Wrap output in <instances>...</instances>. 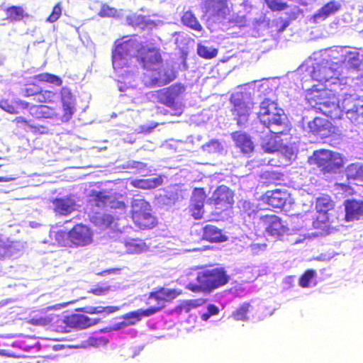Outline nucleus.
<instances>
[{
    "instance_id": "nucleus-53",
    "label": "nucleus",
    "mask_w": 363,
    "mask_h": 363,
    "mask_svg": "<svg viewBox=\"0 0 363 363\" xmlns=\"http://www.w3.org/2000/svg\"><path fill=\"white\" fill-rule=\"evenodd\" d=\"M61 15L62 6L61 3L58 2L52 7V11L47 18L46 21L49 23H55L60 18Z\"/></svg>"
},
{
    "instance_id": "nucleus-50",
    "label": "nucleus",
    "mask_w": 363,
    "mask_h": 363,
    "mask_svg": "<svg viewBox=\"0 0 363 363\" xmlns=\"http://www.w3.org/2000/svg\"><path fill=\"white\" fill-rule=\"evenodd\" d=\"M60 101L62 104H75V98L72 90L67 86H62L60 90Z\"/></svg>"
},
{
    "instance_id": "nucleus-22",
    "label": "nucleus",
    "mask_w": 363,
    "mask_h": 363,
    "mask_svg": "<svg viewBox=\"0 0 363 363\" xmlns=\"http://www.w3.org/2000/svg\"><path fill=\"white\" fill-rule=\"evenodd\" d=\"M235 146L244 154H250L254 151V143L250 136L241 130L234 131L230 134Z\"/></svg>"
},
{
    "instance_id": "nucleus-21",
    "label": "nucleus",
    "mask_w": 363,
    "mask_h": 363,
    "mask_svg": "<svg viewBox=\"0 0 363 363\" xmlns=\"http://www.w3.org/2000/svg\"><path fill=\"white\" fill-rule=\"evenodd\" d=\"M289 193L284 189L267 191L264 194L266 203L274 208H282L289 199Z\"/></svg>"
},
{
    "instance_id": "nucleus-25",
    "label": "nucleus",
    "mask_w": 363,
    "mask_h": 363,
    "mask_svg": "<svg viewBox=\"0 0 363 363\" xmlns=\"http://www.w3.org/2000/svg\"><path fill=\"white\" fill-rule=\"evenodd\" d=\"M309 131L322 137L328 135L331 131V123L323 118L315 117L308 123Z\"/></svg>"
},
{
    "instance_id": "nucleus-20",
    "label": "nucleus",
    "mask_w": 363,
    "mask_h": 363,
    "mask_svg": "<svg viewBox=\"0 0 363 363\" xmlns=\"http://www.w3.org/2000/svg\"><path fill=\"white\" fill-rule=\"evenodd\" d=\"M182 294L181 291L175 289H169L165 287H159L155 291L149 294V298L154 299L157 303V306H162L164 307V303L171 302Z\"/></svg>"
},
{
    "instance_id": "nucleus-56",
    "label": "nucleus",
    "mask_w": 363,
    "mask_h": 363,
    "mask_svg": "<svg viewBox=\"0 0 363 363\" xmlns=\"http://www.w3.org/2000/svg\"><path fill=\"white\" fill-rule=\"evenodd\" d=\"M205 146L208 148V151H217L223 148L220 141L216 139L211 140L205 144Z\"/></svg>"
},
{
    "instance_id": "nucleus-34",
    "label": "nucleus",
    "mask_w": 363,
    "mask_h": 363,
    "mask_svg": "<svg viewBox=\"0 0 363 363\" xmlns=\"http://www.w3.org/2000/svg\"><path fill=\"white\" fill-rule=\"evenodd\" d=\"M333 70L331 67L327 65H318L313 67L311 72V77L313 79L320 83L328 82L333 78Z\"/></svg>"
},
{
    "instance_id": "nucleus-41",
    "label": "nucleus",
    "mask_w": 363,
    "mask_h": 363,
    "mask_svg": "<svg viewBox=\"0 0 363 363\" xmlns=\"http://www.w3.org/2000/svg\"><path fill=\"white\" fill-rule=\"evenodd\" d=\"M32 79L39 82L48 83L60 86L62 84V79L57 75L49 72H43L33 76Z\"/></svg>"
},
{
    "instance_id": "nucleus-29",
    "label": "nucleus",
    "mask_w": 363,
    "mask_h": 363,
    "mask_svg": "<svg viewBox=\"0 0 363 363\" xmlns=\"http://www.w3.org/2000/svg\"><path fill=\"white\" fill-rule=\"evenodd\" d=\"M13 123L17 128H29L33 134L46 135L49 133V128L44 125H33L30 121L22 116L16 117Z\"/></svg>"
},
{
    "instance_id": "nucleus-12",
    "label": "nucleus",
    "mask_w": 363,
    "mask_h": 363,
    "mask_svg": "<svg viewBox=\"0 0 363 363\" xmlns=\"http://www.w3.org/2000/svg\"><path fill=\"white\" fill-rule=\"evenodd\" d=\"M261 221L264 227L265 232L277 239H280L289 231L287 225L277 215H264L261 217Z\"/></svg>"
},
{
    "instance_id": "nucleus-55",
    "label": "nucleus",
    "mask_w": 363,
    "mask_h": 363,
    "mask_svg": "<svg viewBox=\"0 0 363 363\" xmlns=\"http://www.w3.org/2000/svg\"><path fill=\"white\" fill-rule=\"evenodd\" d=\"M108 206L111 208L125 210L126 205L124 201H118L112 196L110 195V201L108 203Z\"/></svg>"
},
{
    "instance_id": "nucleus-7",
    "label": "nucleus",
    "mask_w": 363,
    "mask_h": 363,
    "mask_svg": "<svg viewBox=\"0 0 363 363\" xmlns=\"http://www.w3.org/2000/svg\"><path fill=\"white\" fill-rule=\"evenodd\" d=\"M134 49L137 61L147 71L153 69L163 62L160 49L156 47L148 46L138 41V45Z\"/></svg>"
},
{
    "instance_id": "nucleus-40",
    "label": "nucleus",
    "mask_w": 363,
    "mask_h": 363,
    "mask_svg": "<svg viewBox=\"0 0 363 363\" xmlns=\"http://www.w3.org/2000/svg\"><path fill=\"white\" fill-rule=\"evenodd\" d=\"M21 106L23 108L28 106V103L21 101H9V99H2L0 101V108L11 114L18 113V106Z\"/></svg>"
},
{
    "instance_id": "nucleus-1",
    "label": "nucleus",
    "mask_w": 363,
    "mask_h": 363,
    "mask_svg": "<svg viewBox=\"0 0 363 363\" xmlns=\"http://www.w3.org/2000/svg\"><path fill=\"white\" fill-rule=\"evenodd\" d=\"M23 95L26 98H32L38 104L32 105L30 114L37 119L55 118L58 116L57 109L49 106L56 102L57 92L50 89H43L34 82H27L23 89Z\"/></svg>"
},
{
    "instance_id": "nucleus-63",
    "label": "nucleus",
    "mask_w": 363,
    "mask_h": 363,
    "mask_svg": "<svg viewBox=\"0 0 363 363\" xmlns=\"http://www.w3.org/2000/svg\"><path fill=\"white\" fill-rule=\"evenodd\" d=\"M211 315L208 313H203L201 315V318L203 321H207Z\"/></svg>"
},
{
    "instance_id": "nucleus-28",
    "label": "nucleus",
    "mask_w": 363,
    "mask_h": 363,
    "mask_svg": "<svg viewBox=\"0 0 363 363\" xmlns=\"http://www.w3.org/2000/svg\"><path fill=\"white\" fill-rule=\"evenodd\" d=\"M52 203L54 212L60 216H67L75 209V203L69 198H56Z\"/></svg>"
},
{
    "instance_id": "nucleus-39",
    "label": "nucleus",
    "mask_w": 363,
    "mask_h": 363,
    "mask_svg": "<svg viewBox=\"0 0 363 363\" xmlns=\"http://www.w3.org/2000/svg\"><path fill=\"white\" fill-rule=\"evenodd\" d=\"M126 252L129 254H140L147 250L145 241L139 238L130 239L125 242Z\"/></svg>"
},
{
    "instance_id": "nucleus-16",
    "label": "nucleus",
    "mask_w": 363,
    "mask_h": 363,
    "mask_svg": "<svg viewBox=\"0 0 363 363\" xmlns=\"http://www.w3.org/2000/svg\"><path fill=\"white\" fill-rule=\"evenodd\" d=\"M233 107L231 110L235 117L238 125L244 123L248 120V117L252 109V103L245 101L240 97L233 96L230 99Z\"/></svg>"
},
{
    "instance_id": "nucleus-42",
    "label": "nucleus",
    "mask_w": 363,
    "mask_h": 363,
    "mask_svg": "<svg viewBox=\"0 0 363 363\" xmlns=\"http://www.w3.org/2000/svg\"><path fill=\"white\" fill-rule=\"evenodd\" d=\"M335 203L328 195H323L316 199L315 201V210L316 211L326 212L334 209Z\"/></svg>"
},
{
    "instance_id": "nucleus-61",
    "label": "nucleus",
    "mask_w": 363,
    "mask_h": 363,
    "mask_svg": "<svg viewBox=\"0 0 363 363\" xmlns=\"http://www.w3.org/2000/svg\"><path fill=\"white\" fill-rule=\"evenodd\" d=\"M208 313L212 316L219 313V308L214 304H209L208 306Z\"/></svg>"
},
{
    "instance_id": "nucleus-44",
    "label": "nucleus",
    "mask_w": 363,
    "mask_h": 363,
    "mask_svg": "<svg viewBox=\"0 0 363 363\" xmlns=\"http://www.w3.org/2000/svg\"><path fill=\"white\" fill-rule=\"evenodd\" d=\"M119 310L118 306H89L84 308V312L89 314H99L108 315L116 312Z\"/></svg>"
},
{
    "instance_id": "nucleus-43",
    "label": "nucleus",
    "mask_w": 363,
    "mask_h": 363,
    "mask_svg": "<svg viewBox=\"0 0 363 363\" xmlns=\"http://www.w3.org/2000/svg\"><path fill=\"white\" fill-rule=\"evenodd\" d=\"M182 21L184 25L194 30L201 31L203 29L202 26L198 21L195 15L190 11L184 12L182 17Z\"/></svg>"
},
{
    "instance_id": "nucleus-54",
    "label": "nucleus",
    "mask_w": 363,
    "mask_h": 363,
    "mask_svg": "<svg viewBox=\"0 0 363 363\" xmlns=\"http://www.w3.org/2000/svg\"><path fill=\"white\" fill-rule=\"evenodd\" d=\"M111 289V286L105 283L98 284L94 288L91 289L89 293L96 295L97 296H101L106 294Z\"/></svg>"
},
{
    "instance_id": "nucleus-9",
    "label": "nucleus",
    "mask_w": 363,
    "mask_h": 363,
    "mask_svg": "<svg viewBox=\"0 0 363 363\" xmlns=\"http://www.w3.org/2000/svg\"><path fill=\"white\" fill-rule=\"evenodd\" d=\"M149 74L144 76L145 85L147 87L162 86L174 81L177 77V72L169 67L162 65L150 69Z\"/></svg>"
},
{
    "instance_id": "nucleus-26",
    "label": "nucleus",
    "mask_w": 363,
    "mask_h": 363,
    "mask_svg": "<svg viewBox=\"0 0 363 363\" xmlns=\"http://www.w3.org/2000/svg\"><path fill=\"white\" fill-rule=\"evenodd\" d=\"M66 323L70 327L84 329L96 324L98 320L84 314L74 313L67 317Z\"/></svg>"
},
{
    "instance_id": "nucleus-8",
    "label": "nucleus",
    "mask_w": 363,
    "mask_h": 363,
    "mask_svg": "<svg viewBox=\"0 0 363 363\" xmlns=\"http://www.w3.org/2000/svg\"><path fill=\"white\" fill-rule=\"evenodd\" d=\"M185 90L184 85L177 83L171 86L156 91V99L157 101L167 107L172 108L174 113L173 116H181L182 108L181 106H178L176 99L178 98Z\"/></svg>"
},
{
    "instance_id": "nucleus-6",
    "label": "nucleus",
    "mask_w": 363,
    "mask_h": 363,
    "mask_svg": "<svg viewBox=\"0 0 363 363\" xmlns=\"http://www.w3.org/2000/svg\"><path fill=\"white\" fill-rule=\"evenodd\" d=\"M257 118L259 122L267 128L273 125L281 126L285 124L283 109L279 108L277 103L269 99H265L260 103Z\"/></svg>"
},
{
    "instance_id": "nucleus-17",
    "label": "nucleus",
    "mask_w": 363,
    "mask_h": 363,
    "mask_svg": "<svg viewBox=\"0 0 363 363\" xmlns=\"http://www.w3.org/2000/svg\"><path fill=\"white\" fill-rule=\"evenodd\" d=\"M90 220L101 230L113 231L118 227V218L110 213L96 212L91 216Z\"/></svg>"
},
{
    "instance_id": "nucleus-27",
    "label": "nucleus",
    "mask_w": 363,
    "mask_h": 363,
    "mask_svg": "<svg viewBox=\"0 0 363 363\" xmlns=\"http://www.w3.org/2000/svg\"><path fill=\"white\" fill-rule=\"evenodd\" d=\"M331 93L332 91L328 89L312 90L308 94L306 99L315 112L318 113L323 102L326 101Z\"/></svg>"
},
{
    "instance_id": "nucleus-36",
    "label": "nucleus",
    "mask_w": 363,
    "mask_h": 363,
    "mask_svg": "<svg viewBox=\"0 0 363 363\" xmlns=\"http://www.w3.org/2000/svg\"><path fill=\"white\" fill-rule=\"evenodd\" d=\"M162 183V179L160 177L148 178V179H138L130 182V184L138 189H155Z\"/></svg>"
},
{
    "instance_id": "nucleus-13",
    "label": "nucleus",
    "mask_w": 363,
    "mask_h": 363,
    "mask_svg": "<svg viewBox=\"0 0 363 363\" xmlns=\"http://www.w3.org/2000/svg\"><path fill=\"white\" fill-rule=\"evenodd\" d=\"M206 194L204 188L196 187L193 190L189 211L195 220L203 218Z\"/></svg>"
},
{
    "instance_id": "nucleus-4",
    "label": "nucleus",
    "mask_w": 363,
    "mask_h": 363,
    "mask_svg": "<svg viewBox=\"0 0 363 363\" xmlns=\"http://www.w3.org/2000/svg\"><path fill=\"white\" fill-rule=\"evenodd\" d=\"M308 162L316 166L324 175L335 174L344 166V160L340 153L325 149L315 150Z\"/></svg>"
},
{
    "instance_id": "nucleus-46",
    "label": "nucleus",
    "mask_w": 363,
    "mask_h": 363,
    "mask_svg": "<svg viewBox=\"0 0 363 363\" xmlns=\"http://www.w3.org/2000/svg\"><path fill=\"white\" fill-rule=\"evenodd\" d=\"M218 52L217 48H210L201 43L197 45V54L203 59H212L217 56Z\"/></svg>"
},
{
    "instance_id": "nucleus-37",
    "label": "nucleus",
    "mask_w": 363,
    "mask_h": 363,
    "mask_svg": "<svg viewBox=\"0 0 363 363\" xmlns=\"http://www.w3.org/2000/svg\"><path fill=\"white\" fill-rule=\"evenodd\" d=\"M345 176L348 180L363 182V164L354 162L347 165Z\"/></svg>"
},
{
    "instance_id": "nucleus-45",
    "label": "nucleus",
    "mask_w": 363,
    "mask_h": 363,
    "mask_svg": "<svg viewBox=\"0 0 363 363\" xmlns=\"http://www.w3.org/2000/svg\"><path fill=\"white\" fill-rule=\"evenodd\" d=\"M251 308L250 303H243L232 313V317L235 320H248L247 313Z\"/></svg>"
},
{
    "instance_id": "nucleus-52",
    "label": "nucleus",
    "mask_w": 363,
    "mask_h": 363,
    "mask_svg": "<svg viewBox=\"0 0 363 363\" xmlns=\"http://www.w3.org/2000/svg\"><path fill=\"white\" fill-rule=\"evenodd\" d=\"M62 113L60 116V119L62 122H67L69 121L74 111H75V104H62Z\"/></svg>"
},
{
    "instance_id": "nucleus-47",
    "label": "nucleus",
    "mask_w": 363,
    "mask_h": 363,
    "mask_svg": "<svg viewBox=\"0 0 363 363\" xmlns=\"http://www.w3.org/2000/svg\"><path fill=\"white\" fill-rule=\"evenodd\" d=\"M317 273L315 269H306L298 279V284L302 288H308L311 286V282L316 277Z\"/></svg>"
},
{
    "instance_id": "nucleus-35",
    "label": "nucleus",
    "mask_w": 363,
    "mask_h": 363,
    "mask_svg": "<svg viewBox=\"0 0 363 363\" xmlns=\"http://www.w3.org/2000/svg\"><path fill=\"white\" fill-rule=\"evenodd\" d=\"M109 201L110 195L105 191H92L89 194L88 202L93 207L104 208L108 206Z\"/></svg>"
},
{
    "instance_id": "nucleus-11",
    "label": "nucleus",
    "mask_w": 363,
    "mask_h": 363,
    "mask_svg": "<svg viewBox=\"0 0 363 363\" xmlns=\"http://www.w3.org/2000/svg\"><path fill=\"white\" fill-rule=\"evenodd\" d=\"M342 109L347 118L354 123L363 122V97L356 94H346L342 100Z\"/></svg>"
},
{
    "instance_id": "nucleus-23",
    "label": "nucleus",
    "mask_w": 363,
    "mask_h": 363,
    "mask_svg": "<svg viewBox=\"0 0 363 363\" xmlns=\"http://www.w3.org/2000/svg\"><path fill=\"white\" fill-rule=\"evenodd\" d=\"M345 219L346 221L358 220L363 216V201L356 199H347L344 202Z\"/></svg>"
},
{
    "instance_id": "nucleus-30",
    "label": "nucleus",
    "mask_w": 363,
    "mask_h": 363,
    "mask_svg": "<svg viewBox=\"0 0 363 363\" xmlns=\"http://www.w3.org/2000/svg\"><path fill=\"white\" fill-rule=\"evenodd\" d=\"M162 309V306H152L147 309L143 310L139 309L135 311H131L125 315L124 318L125 320L133 319V320L129 321V324H135L136 322L140 321L142 318L150 316Z\"/></svg>"
},
{
    "instance_id": "nucleus-2",
    "label": "nucleus",
    "mask_w": 363,
    "mask_h": 363,
    "mask_svg": "<svg viewBox=\"0 0 363 363\" xmlns=\"http://www.w3.org/2000/svg\"><path fill=\"white\" fill-rule=\"evenodd\" d=\"M196 280L197 283L190 282L186 289L193 293L210 294L226 285L230 276L223 267H216L199 272Z\"/></svg>"
},
{
    "instance_id": "nucleus-10",
    "label": "nucleus",
    "mask_w": 363,
    "mask_h": 363,
    "mask_svg": "<svg viewBox=\"0 0 363 363\" xmlns=\"http://www.w3.org/2000/svg\"><path fill=\"white\" fill-rule=\"evenodd\" d=\"M138 45V40L135 38H130L117 45L112 51V65L116 71L128 67L129 60L131 57L130 52Z\"/></svg>"
},
{
    "instance_id": "nucleus-18",
    "label": "nucleus",
    "mask_w": 363,
    "mask_h": 363,
    "mask_svg": "<svg viewBox=\"0 0 363 363\" xmlns=\"http://www.w3.org/2000/svg\"><path fill=\"white\" fill-rule=\"evenodd\" d=\"M338 99L334 93L329 94L328 98L321 105L319 112L330 118L332 120L341 118L343 109L338 104Z\"/></svg>"
},
{
    "instance_id": "nucleus-57",
    "label": "nucleus",
    "mask_w": 363,
    "mask_h": 363,
    "mask_svg": "<svg viewBox=\"0 0 363 363\" xmlns=\"http://www.w3.org/2000/svg\"><path fill=\"white\" fill-rule=\"evenodd\" d=\"M283 174L279 172H266L264 173V177L269 181V182H274L276 180H280L282 177Z\"/></svg>"
},
{
    "instance_id": "nucleus-15",
    "label": "nucleus",
    "mask_w": 363,
    "mask_h": 363,
    "mask_svg": "<svg viewBox=\"0 0 363 363\" xmlns=\"http://www.w3.org/2000/svg\"><path fill=\"white\" fill-rule=\"evenodd\" d=\"M206 12L216 20H224L230 14L227 0H204Z\"/></svg>"
},
{
    "instance_id": "nucleus-14",
    "label": "nucleus",
    "mask_w": 363,
    "mask_h": 363,
    "mask_svg": "<svg viewBox=\"0 0 363 363\" xmlns=\"http://www.w3.org/2000/svg\"><path fill=\"white\" fill-rule=\"evenodd\" d=\"M234 202V192L227 186H218L209 199V203L221 208H228Z\"/></svg>"
},
{
    "instance_id": "nucleus-58",
    "label": "nucleus",
    "mask_w": 363,
    "mask_h": 363,
    "mask_svg": "<svg viewBox=\"0 0 363 363\" xmlns=\"http://www.w3.org/2000/svg\"><path fill=\"white\" fill-rule=\"evenodd\" d=\"M336 185L338 189L347 195H352L354 194V189L348 184L340 183L337 184Z\"/></svg>"
},
{
    "instance_id": "nucleus-32",
    "label": "nucleus",
    "mask_w": 363,
    "mask_h": 363,
    "mask_svg": "<svg viewBox=\"0 0 363 363\" xmlns=\"http://www.w3.org/2000/svg\"><path fill=\"white\" fill-rule=\"evenodd\" d=\"M342 62L347 69L359 70L362 65V60L359 52L355 50L346 52L342 57Z\"/></svg>"
},
{
    "instance_id": "nucleus-48",
    "label": "nucleus",
    "mask_w": 363,
    "mask_h": 363,
    "mask_svg": "<svg viewBox=\"0 0 363 363\" xmlns=\"http://www.w3.org/2000/svg\"><path fill=\"white\" fill-rule=\"evenodd\" d=\"M52 321V317L42 313L39 315H34L30 318L28 323L35 326H46L50 325Z\"/></svg>"
},
{
    "instance_id": "nucleus-24",
    "label": "nucleus",
    "mask_w": 363,
    "mask_h": 363,
    "mask_svg": "<svg viewBox=\"0 0 363 363\" xmlns=\"http://www.w3.org/2000/svg\"><path fill=\"white\" fill-rule=\"evenodd\" d=\"M202 239L211 243L223 242L228 240V236L223 230L211 224H207L202 228Z\"/></svg>"
},
{
    "instance_id": "nucleus-64",
    "label": "nucleus",
    "mask_w": 363,
    "mask_h": 363,
    "mask_svg": "<svg viewBox=\"0 0 363 363\" xmlns=\"http://www.w3.org/2000/svg\"><path fill=\"white\" fill-rule=\"evenodd\" d=\"M12 177H0V182H10L13 179Z\"/></svg>"
},
{
    "instance_id": "nucleus-59",
    "label": "nucleus",
    "mask_w": 363,
    "mask_h": 363,
    "mask_svg": "<svg viewBox=\"0 0 363 363\" xmlns=\"http://www.w3.org/2000/svg\"><path fill=\"white\" fill-rule=\"evenodd\" d=\"M206 301H207V299H206V298L194 299V300H191L189 301V305L191 308H197V307H199V306L203 305L205 303H206Z\"/></svg>"
},
{
    "instance_id": "nucleus-3",
    "label": "nucleus",
    "mask_w": 363,
    "mask_h": 363,
    "mask_svg": "<svg viewBox=\"0 0 363 363\" xmlns=\"http://www.w3.org/2000/svg\"><path fill=\"white\" fill-rule=\"evenodd\" d=\"M130 215L133 224L140 230H150L157 224V218L150 202L144 199L131 201Z\"/></svg>"
},
{
    "instance_id": "nucleus-33",
    "label": "nucleus",
    "mask_w": 363,
    "mask_h": 363,
    "mask_svg": "<svg viewBox=\"0 0 363 363\" xmlns=\"http://www.w3.org/2000/svg\"><path fill=\"white\" fill-rule=\"evenodd\" d=\"M5 12L6 20L11 23L21 21L30 17L21 6H10L6 9Z\"/></svg>"
},
{
    "instance_id": "nucleus-49",
    "label": "nucleus",
    "mask_w": 363,
    "mask_h": 363,
    "mask_svg": "<svg viewBox=\"0 0 363 363\" xmlns=\"http://www.w3.org/2000/svg\"><path fill=\"white\" fill-rule=\"evenodd\" d=\"M15 250L13 242L6 238L0 237V255L6 256L13 253Z\"/></svg>"
},
{
    "instance_id": "nucleus-19",
    "label": "nucleus",
    "mask_w": 363,
    "mask_h": 363,
    "mask_svg": "<svg viewBox=\"0 0 363 363\" xmlns=\"http://www.w3.org/2000/svg\"><path fill=\"white\" fill-rule=\"evenodd\" d=\"M341 4L336 0H331L320 7L311 17V21L313 23H319L335 15L340 11Z\"/></svg>"
},
{
    "instance_id": "nucleus-31",
    "label": "nucleus",
    "mask_w": 363,
    "mask_h": 363,
    "mask_svg": "<svg viewBox=\"0 0 363 363\" xmlns=\"http://www.w3.org/2000/svg\"><path fill=\"white\" fill-rule=\"evenodd\" d=\"M317 214L313 220V227L320 230L321 234H328L330 230V218L329 213L316 211Z\"/></svg>"
},
{
    "instance_id": "nucleus-38",
    "label": "nucleus",
    "mask_w": 363,
    "mask_h": 363,
    "mask_svg": "<svg viewBox=\"0 0 363 363\" xmlns=\"http://www.w3.org/2000/svg\"><path fill=\"white\" fill-rule=\"evenodd\" d=\"M274 134L272 135L267 140H266L262 144V147L264 150L269 153H273L277 151H278L280 147H281L282 144L280 140H277V138L279 137L280 135L284 134V131H278L273 133Z\"/></svg>"
},
{
    "instance_id": "nucleus-62",
    "label": "nucleus",
    "mask_w": 363,
    "mask_h": 363,
    "mask_svg": "<svg viewBox=\"0 0 363 363\" xmlns=\"http://www.w3.org/2000/svg\"><path fill=\"white\" fill-rule=\"evenodd\" d=\"M157 123H154L151 126L143 125L141 127V131L145 133H150L155 127L157 126Z\"/></svg>"
},
{
    "instance_id": "nucleus-51",
    "label": "nucleus",
    "mask_w": 363,
    "mask_h": 363,
    "mask_svg": "<svg viewBox=\"0 0 363 363\" xmlns=\"http://www.w3.org/2000/svg\"><path fill=\"white\" fill-rule=\"evenodd\" d=\"M267 7L272 11H281L286 9L289 5L282 0H264Z\"/></svg>"
},
{
    "instance_id": "nucleus-60",
    "label": "nucleus",
    "mask_w": 363,
    "mask_h": 363,
    "mask_svg": "<svg viewBox=\"0 0 363 363\" xmlns=\"http://www.w3.org/2000/svg\"><path fill=\"white\" fill-rule=\"evenodd\" d=\"M121 270L120 268H110L105 270H103L100 272L97 273V275L99 276H106L111 274H115Z\"/></svg>"
},
{
    "instance_id": "nucleus-5",
    "label": "nucleus",
    "mask_w": 363,
    "mask_h": 363,
    "mask_svg": "<svg viewBox=\"0 0 363 363\" xmlns=\"http://www.w3.org/2000/svg\"><path fill=\"white\" fill-rule=\"evenodd\" d=\"M57 240L62 246L83 247L91 243L92 232L86 225L77 224L68 233H57Z\"/></svg>"
}]
</instances>
